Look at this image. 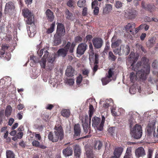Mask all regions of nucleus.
<instances>
[{
  "label": "nucleus",
  "instance_id": "obj_50",
  "mask_svg": "<svg viewBox=\"0 0 158 158\" xmlns=\"http://www.w3.org/2000/svg\"><path fill=\"white\" fill-rule=\"evenodd\" d=\"M125 155L128 156H132L131 149V148H127L126 153Z\"/></svg>",
  "mask_w": 158,
  "mask_h": 158
},
{
  "label": "nucleus",
  "instance_id": "obj_34",
  "mask_svg": "<svg viewBox=\"0 0 158 158\" xmlns=\"http://www.w3.org/2000/svg\"><path fill=\"white\" fill-rule=\"evenodd\" d=\"M49 83L53 87H56L59 84L58 80H49Z\"/></svg>",
  "mask_w": 158,
  "mask_h": 158
},
{
  "label": "nucleus",
  "instance_id": "obj_12",
  "mask_svg": "<svg viewBox=\"0 0 158 158\" xmlns=\"http://www.w3.org/2000/svg\"><path fill=\"white\" fill-rule=\"evenodd\" d=\"M87 45L85 43H81L79 44L77 48V53L79 55H82L84 53L87 49Z\"/></svg>",
  "mask_w": 158,
  "mask_h": 158
},
{
  "label": "nucleus",
  "instance_id": "obj_18",
  "mask_svg": "<svg viewBox=\"0 0 158 158\" xmlns=\"http://www.w3.org/2000/svg\"><path fill=\"white\" fill-rule=\"evenodd\" d=\"M134 114L132 112H130L127 115L130 127H131L135 123V122L134 118Z\"/></svg>",
  "mask_w": 158,
  "mask_h": 158
},
{
  "label": "nucleus",
  "instance_id": "obj_64",
  "mask_svg": "<svg viewBox=\"0 0 158 158\" xmlns=\"http://www.w3.org/2000/svg\"><path fill=\"white\" fill-rule=\"evenodd\" d=\"M23 135V133L22 132H20L18 133L16 137L18 139H21Z\"/></svg>",
  "mask_w": 158,
  "mask_h": 158
},
{
  "label": "nucleus",
  "instance_id": "obj_10",
  "mask_svg": "<svg viewBox=\"0 0 158 158\" xmlns=\"http://www.w3.org/2000/svg\"><path fill=\"white\" fill-rule=\"evenodd\" d=\"M92 42L94 47L97 49L101 48L103 44L102 40L99 38L93 39L92 40Z\"/></svg>",
  "mask_w": 158,
  "mask_h": 158
},
{
  "label": "nucleus",
  "instance_id": "obj_13",
  "mask_svg": "<svg viewBox=\"0 0 158 158\" xmlns=\"http://www.w3.org/2000/svg\"><path fill=\"white\" fill-rule=\"evenodd\" d=\"M74 156L75 157L78 158L80 157L81 153V148L78 145H73Z\"/></svg>",
  "mask_w": 158,
  "mask_h": 158
},
{
  "label": "nucleus",
  "instance_id": "obj_28",
  "mask_svg": "<svg viewBox=\"0 0 158 158\" xmlns=\"http://www.w3.org/2000/svg\"><path fill=\"white\" fill-rule=\"evenodd\" d=\"M86 155L87 158H96L94 156L92 150L90 148L86 149Z\"/></svg>",
  "mask_w": 158,
  "mask_h": 158
},
{
  "label": "nucleus",
  "instance_id": "obj_32",
  "mask_svg": "<svg viewBox=\"0 0 158 158\" xmlns=\"http://www.w3.org/2000/svg\"><path fill=\"white\" fill-rule=\"evenodd\" d=\"M12 111V108L11 106H7L5 111V115L7 117L10 116Z\"/></svg>",
  "mask_w": 158,
  "mask_h": 158
},
{
  "label": "nucleus",
  "instance_id": "obj_2",
  "mask_svg": "<svg viewBox=\"0 0 158 158\" xmlns=\"http://www.w3.org/2000/svg\"><path fill=\"white\" fill-rule=\"evenodd\" d=\"M49 139L53 142H56L59 139L61 140L64 137V132L61 126H56L54 133L50 132L48 135Z\"/></svg>",
  "mask_w": 158,
  "mask_h": 158
},
{
  "label": "nucleus",
  "instance_id": "obj_58",
  "mask_svg": "<svg viewBox=\"0 0 158 158\" xmlns=\"http://www.w3.org/2000/svg\"><path fill=\"white\" fill-rule=\"evenodd\" d=\"M111 80H101L102 84L103 85H106Z\"/></svg>",
  "mask_w": 158,
  "mask_h": 158
},
{
  "label": "nucleus",
  "instance_id": "obj_31",
  "mask_svg": "<svg viewBox=\"0 0 158 158\" xmlns=\"http://www.w3.org/2000/svg\"><path fill=\"white\" fill-rule=\"evenodd\" d=\"M28 33L30 37H33L36 33L35 29H34L32 26L29 27Z\"/></svg>",
  "mask_w": 158,
  "mask_h": 158
},
{
  "label": "nucleus",
  "instance_id": "obj_3",
  "mask_svg": "<svg viewBox=\"0 0 158 158\" xmlns=\"http://www.w3.org/2000/svg\"><path fill=\"white\" fill-rule=\"evenodd\" d=\"M105 120V118L104 116H102L101 121L100 118L96 117H94L92 120V126L95 129L101 131L103 129L104 124Z\"/></svg>",
  "mask_w": 158,
  "mask_h": 158
},
{
  "label": "nucleus",
  "instance_id": "obj_15",
  "mask_svg": "<svg viewBox=\"0 0 158 158\" xmlns=\"http://www.w3.org/2000/svg\"><path fill=\"white\" fill-rule=\"evenodd\" d=\"M62 153L64 156L68 157L72 155L73 149L70 147H68L63 150Z\"/></svg>",
  "mask_w": 158,
  "mask_h": 158
},
{
  "label": "nucleus",
  "instance_id": "obj_5",
  "mask_svg": "<svg viewBox=\"0 0 158 158\" xmlns=\"http://www.w3.org/2000/svg\"><path fill=\"white\" fill-rule=\"evenodd\" d=\"M22 13L24 17L27 18V23L28 24L31 25L33 22L34 20L32 18V15L31 12L27 8H25L22 10Z\"/></svg>",
  "mask_w": 158,
  "mask_h": 158
},
{
  "label": "nucleus",
  "instance_id": "obj_51",
  "mask_svg": "<svg viewBox=\"0 0 158 158\" xmlns=\"http://www.w3.org/2000/svg\"><path fill=\"white\" fill-rule=\"evenodd\" d=\"M30 59L31 60H32L33 62L35 63H37L39 61L38 58L33 56H31Z\"/></svg>",
  "mask_w": 158,
  "mask_h": 158
},
{
  "label": "nucleus",
  "instance_id": "obj_48",
  "mask_svg": "<svg viewBox=\"0 0 158 158\" xmlns=\"http://www.w3.org/2000/svg\"><path fill=\"white\" fill-rule=\"evenodd\" d=\"M74 80H64V83L66 85H73L74 82Z\"/></svg>",
  "mask_w": 158,
  "mask_h": 158
},
{
  "label": "nucleus",
  "instance_id": "obj_17",
  "mask_svg": "<svg viewBox=\"0 0 158 158\" xmlns=\"http://www.w3.org/2000/svg\"><path fill=\"white\" fill-rule=\"evenodd\" d=\"M116 36L115 35L114 36L111 40L112 44L111 47L112 48H115L118 46L122 42V41L120 40H118L116 41Z\"/></svg>",
  "mask_w": 158,
  "mask_h": 158
},
{
  "label": "nucleus",
  "instance_id": "obj_4",
  "mask_svg": "<svg viewBox=\"0 0 158 158\" xmlns=\"http://www.w3.org/2000/svg\"><path fill=\"white\" fill-rule=\"evenodd\" d=\"M142 127L140 125L136 124L133 128L131 129V135L135 139L140 138L142 136Z\"/></svg>",
  "mask_w": 158,
  "mask_h": 158
},
{
  "label": "nucleus",
  "instance_id": "obj_9",
  "mask_svg": "<svg viewBox=\"0 0 158 158\" xmlns=\"http://www.w3.org/2000/svg\"><path fill=\"white\" fill-rule=\"evenodd\" d=\"M65 31L64 25L61 23H58L57 24L56 31L55 34L62 36L65 34Z\"/></svg>",
  "mask_w": 158,
  "mask_h": 158
},
{
  "label": "nucleus",
  "instance_id": "obj_46",
  "mask_svg": "<svg viewBox=\"0 0 158 158\" xmlns=\"http://www.w3.org/2000/svg\"><path fill=\"white\" fill-rule=\"evenodd\" d=\"M65 15L67 19H70L72 17V14L69 12V10L68 9L66 10L65 12Z\"/></svg>",
  "mask_w": 158,
  "mask_h": 158
},
{
  "label": "nucleus",
  "instance_id": "obj_38",
  "mask_svg": "<svg viewBox=\"0 0 158 158\" xmlns=\"http://www.w3.org/2000/svg\"><path fill=\"white\" fill-rule=\"evenodd\" d=\"M7 158H15V155L12 151L8 150L6 152Z\"/></svg>",
  "mask_w": 158,
  "mask_h": 158
},
{
  "label": "nucleus",
  "instance_id": "obj_40",
  "mask_svg": "<svg viewBox=\"0 0 158 158\" xmlns=\"http://www.w3.org/2000/svg\"><path fill=\"white\" fill-rule=\"evenodd\" d=\"M102 144L101 141H97L95 142L94 145L95 148L96 149H100L102 146Z\"/></svg>",
  "mask_w": 158,
  "mask_h": 158
},
{
  "label": "nucleus",
  "instance_id": "obj_36",
  "mask_svg": "<svg viewBox=\"0 0 158 158\" xmlns=\"http://www.w3.org/2000/svg\"><path fill=\"white\" fill-rule=\"evenodd\" d=\"M55 23H53L51 24L50 27L47 29L46 33L47 34H49L52 33L54 30V27H55Z\"/></svg>",
  "mask_w": 158,
  "mask_h": 158
},
{
  "label": "nucleus",
  "instance_id": "obj_8",
  "mask_svg": "<svg viewBox=\"0 0 158 158\" xmlns=\"http://www.w3.org/2000/svg\"><path fill=\"white\" fill-rule=\"evenodd\" d=\"M15 8L14 4L12 2H10L7 3L5 8V14H12L14 11Z\"/></svg>",
  "mask_w": 158,
  "mask_h": 158
},
{
  "label": "nucleus",
  "instance_id": "obj_42",
  "mask_svg": "<svg viewBox=\"0 0 158 158\" xmlns=\"http://www.w3.org/2000/svg\"><path fill=\"white\" fill-rule=\"evenodd\" d=\"M123 4V3L120 1H116L114 6L117 9H121L122 7Z\"/></svg>",
  "mask_w": 158,
  "mask_h": 158
},
{
  "label": "nucleus",
  "instance_id": "obj_1",
  "mask_svg": "<svg viewBox=\"0 0 158 158\" xmlns=\"http://www.w3.org/2000/svg\"><path fill=\"white\" fill-rule=\"evenodd\" d=\"M149 61L148 58L143 57L141 58V61L138 62L135 67L133 66V64H131V68L133 70L137 71V74L140 78H142L150 73V66Z\"/></svg>",
  "mask_w": 158,
  "mask_h": 158
},
{
  "label": "nucleus",
  "instance_id": "obj_27",
  "mask_svg": "<svg viewBox=\"0 0 158 158\" xmlns=\"http://www.w3.org/2000/svg\"><path fill=\"white\" fill-rule=\"evenodd\" d=\"M123 151V149L122 148L119 147L116 148L114 150V156L118 158L121 155Z\"/></svg>",
  "mask_w": 158,
  "mask_h": 158
},
{
  "label": "nucleus",
  "instance_id": "obj_30",
  "mask_svg": "<svg viewBox=\"0 0 158 158\" xmlns=\"http://www.w3.org/2000/svg\"><path fill=\"white\" fill-rule=\"evenodd\" d=\"M61 114L63 117L68 118L70 115V112L69 109H64L62 110L61 112Z\"/></svg>",
  "mask_w": 158,
  "mask_h": 158
},
{
  "label": "nucleus",
  "instance_id": "obj_54",
  "mask_svg": "<svg viewBox=\"0 0 158 158\" xmlns=\"http://www.w3.org/2000/svg\"><path fill=\"white\" fill-rule=\"evenodd\" d=\"M32 143L33 146L37 148L39 147L40 146V142L36 140H33L32 141Z\"/></svg>",
  "mask_w": 158,
  "mask_h": 158
},
{
  "label": "nucleus",
  "instance_id": "obj_6",
  "mask_svg": "<svg viewBox=\"0 0 158 158\" xmlns=\"http://www.w3.org/2000/svg\"><path fill=\"white\" fill-rule=\"evenodd\" d=\"M136 80H129L130 82L131 86L129 89V93L131 94H135L136 91V89H137L138 91L140 92L141 91V88L140 86H139L137 84V82H135Z\"/></svg>",
  "mask_w": 158,
  "mask_h": 158
},
{
  "label": "nucleus",
  "instance_id": "obj_23",
  "mask_svg": "<svg viewBox=\"0 0 158 158\" xmlns=\"http://www.w3.org/2000/svg\"><path fill=\"white\" fill-rule=\"evenodd\" d=\"M137 60V58L135 56V54L133 52H131L127 58V61L130 63H132L131 64H133V66H134V63Z\"/></svg>",
  "mask_w": 158,
  "mask_h": 158
},
{
  "label": "nucleus",
  "instance_id": "obj_61",
  "mask_svg": "<svg viewBox=\"0 0 158 158\" xmlns=\"http://www.w3.org/2000/svg\"><path fill=\"white\" fill-rule=\"evenodd\" d=\"M94 10V13L95 15H97L98 13L99 12V8L97 6H95V7L93 8Z\"/></svg>",
  "mask_w": 158,
  "mask_h": 158
},
{
  "label": "nucleus",
  "instance_id": "obj_37",
  "mask_svg": "<svg viewBox=\"0 0 158 158\" xmlns=\"http://www.w3.org/2000/svg\"><path fill=\"white\" fill-rule=\"evenodd\" d=\"M94 111V108L92 104H90L89 113V122H90V121L91 120V118L93 114Z\"/></svg>",
  "mask_w": 158,
  "mask_h": 158
},
{
  "label": "nucleus",
  "instance_id": "obj_22",
  "mask_svg": "<svg viewBox=\"0 0 158 158\" xmlns=\"http://www.w3.org/2000/svg\"><path fill=\"white\" fill-rule=\"evenodd\" d=\"M135 27V23H129L126 26L125 30L128 33L129 32L131 34L133 35L134 32H133V31Z\"/></svg>",
  "mask_w": 158,
  "mask_h": 158
},
{
  "label": "nucleus",
  "instance_id": "obj_45",
  "mask_svg": "<svg viewBox=\"0 0 158 158\" xmlns=\"http://www.w3.org/2000/svg\"><path fill=\"white\" fill-rule=\"evenodd\" d=\"M46 62V59L44 58H42L40 61L39 62L40 64L41 67L45 69V64Z\"/></svg>",
  "mask_w": 158,
  "mask_h": 158
},
{
  "label": "nucleus",
  "instance_id": "obj_60",
  "mask_svg": "<svg viewBox=\"0 0 158 158\" xmlns=\"http://www.w3.org/2000/svg\"><path fill=\"white\" fill-rule=\"evenodd\" d=\"M49 54V52L46 49L44 52V55L42 58H44L46 59V58L48 57Z\"/></svg>",
  "mask_w": 158,
  "mask_h": 158
},
{
  "label": "nucleus",
  "instance_id": "obj_59",
  "mask_svg": "<svg viewBox=\"0 0 158 158\" xmlns=\"http://www.w3.org/2000/svg\"><path fill=\"white\" fill-rule=\"evenodd\" d=\"M45 49V48H43L40 50V51H38L37 52V53L40 56H41L43 54V53H44Z\"/></svg>",
  "mask_w": 158,
  "mask_h": 158
},
{
  "label": "nucleus",
  "instance_id": "obj_7",
  "mask_svg": "<svg viewBox=\"0 0 158 158\" xmlns=\"http://www.w3.org/2000/svg\"><path fill=\"white\" fill-rule=\"evenodd\" d=\"M90 121L91 120L90 122ZM90 123L89 118L88 119V116L86 115L85 117V122L82 124L83 128L85 133H87L88 132L89 133L91 132Z\"/></svg>",
  "mask_w": 158,
  "mask_h": 158
},
{
  "label": "nucleus",
  "instance_id": "obj_25",
  "mask_svg": "<svg viewBox=\"0 0 158 158\" xmlns=\"http://www.w3.org/2000/svg\"><path fill=\"white\" fill-rule=\"evenodd\" d=\"M122 54H124L126 55H128L130 52V48L129 46L127 45H122Z\"/></svg>",
  "mask_w": 158,
  "mask_h": 158
},
{
  "label": "nucleus",
  "instance_id": "obj_39",
  "mask_svg": "<svg viewBox=\"0 0 158 158\" xmlns=\"http://www.w3.org/2000/svg\"><path fill=\"white\" fill-rule=\"evenodd\" d=\"M136 71L137 72V71ZM136 75H136L135 74L134 72H131L130 73V79H136V78H137V76H138L139 77V79H145V78H146V76H144L143 78H141L137 74V73Z\"/></svg>",
  "mask_w": 158,
  "mask_h": 158
},
{
  "label": "nucleus",
  "instance_id": "obj_20",
  "mask_svg": "<svg viewBox=\"0 0 158 158\" xmlns=\"http://www.w3.org/2000/svg\"><path fill=\"white\" fill-rule=\"evenodd\" d=\"M62 36L56 34L54 35L53 40L54 45L57 46L61 43Z\"/></svg>",
  "mask_w": 158,
  "mask_h": 158
},
{
  "label": "nucleus",
  "instance_id": "obj_41",
  "mask_svg": "<svg viewBox=\"0 0 158 158\" xmlns=\"http://www.w3.org/2000/svg\"><path fill=\"white\" fill-rule=\"evenodd\" d=\"M86 4V1L85 0H80L77 2V5L80 7L85 6Z\"/></svg>",
  "mask_w": 158,
  "mask_h": 158
},
{
  "label": "nucleus",
  "instance_id": "obj_63",
  "mask_svg": "<svg viewBox=\"0 0 158 158\" xmlns=\"http://www.w3.org/2000/svg\"><path fill=\"white\" fill-rule=\"evenodd\" d=\"M137 46L139 47L138 48L139 49H141L144 53H145L146 52L145 49L141 45H137Z\"/></svg>",
  "mask_w": 158,
  "mask_h": 158
},
{
  "label": "nucleus",
  "instance_id": "obj_35",
  "mask_svg": "<svg viewBox=\"0 0 158 158\" xmlns=\"http://www.w3.org/2000/svg\"><path fill=\"white\" fill-rule=\"evenodd\" d=\"M106 103H104L103 105V107L105 108H107L110 106H111L112 104L113 103L112 99H110L109 100L106 99Z\"/></svg>",
  "mask_w": 158,
  "mask_h": 158
},
{
  "label": "nucleus",
  "instance_id": "obj_11",
  "mask_svg": "<svg viewBox=\"0 0 158 158\" xmlns=\"http://www.w3.org/2000/svg\"><path fill=\"white\" fill-rule=\"evenodd\" d=\"M156 123V121L155 119L153 120L152 121H149L146 129L149 135H150L153 131H154V128Z\"/></svg>",
  "mask_w": 158,
  "mask_h": 158
},
{
  "label": "nucleus",
  "instance_id": "obj_33",
  "mask_svg": "<svg viewBox=\"0 0 158 158\" xmlns=\"http://www.w3.org/2000/svg\"><path fill=\"white\" fill-rule=\"evenodd\" d=\"M112 8V6L111 4H107L103 9V12L106 14L108 13L111 10Z\"/></svg>",
  "mask_w": 158,
  "mask_h": 158
},
{
  "label": "nucleus",
  "instance_id": "obj_52",
  "mask_svg": "<svg viewBox=\"0 0 158 158\" xmlns=\"http://www.w3.org/2000/svg\"><path fill=\"white\" fill-rule=\"evenodd\" d=\"M108 77L109 78H111L114 74L113 69H109L108 71Z\"/></svg>",
  "mask_w": 158,
  "mask_h": 158
},
{
  "label": "nucleus",
  "instance_id": "obj_56",
  "mask_svg": "<svg viewBox=\"0 0 158 158\" xmlns=\"http://www.w3.org/2000/svg\"><path fill=\"white\" fill-rule=\"evenodd\" d=\"M47 66V69L49 70H52L53 68V64L52 63H48Z\"/></svg>",
  "mask_w": 158,
  "mask_h": 158
},
{
  "label": "nucleus",
  "instance_id": "obj_55",
  "mask_svg": "<svg viewBox=\"0 0 158 158\" xmlns=\"http://www.w3.org/2000/svg\"><path fill=\"white\" fill-rule=\"evenodd\" d=\"M153 151L152 149H149L147 155V158H152Z\"/></svg>",
  "mask_w": 158,
  "mask_h": 158
},
{
  "label": "nucleus",
  "instance_id": "obj_16",
  "mask_svg": "<svg viewBox=\"0 0 158 158\" xmlns=\"http://www.w3.org/2000/svg\"><path fill=\"white\" fill-rule=\"evenodd\" d=\"M75 46V44L74 43H72L71 44L70 42H68L64 46L63 49H66L68 52L69 50V52L70 53H72L73 52L74 48Z\"/></svg>",
  "mask_w": 158,
  "mask_h": 158
},
{
  "label": "nucleus",
  "instance_id": "obj_44",
  "mask_svg": "<svg viewBox=\"0 0 158 158\" xmlns=\"http://www.w3.org/2000/svg\"><path fill=\"white\" fill-rule=\"evenodd\" d=\"M128 15L131 18L135 17L136 14V11L130 10L128 11Z\"/></svg>",
  "mask_w": 158,
  "mask_h": 158
},
{
  "label": "nucleus",
  "instance_id": "obj_14",
  "mask_svg": "<svg viewBox=\"0 0 158 158\" xmlns=\"http://www.w3.org/2000/svg\"><path fill=\"white\" fill-rule=\"evenodd\" d=\"M74 69L71 65L67 66L65 74L68 77H72L74 75Z\"/></svg>",
  "mask_w": 158,
  "mask_h": 158
},
{
  "label": "nucleus",
  "instance_id": "obj_47",
  "mask_svg": "<svg viewBox=\"0 0 158 158\" xmlns=\"http://www.w3.org/2000/svg\"><path fill=\"white\" fill-rule=\"evenodd\" d=\"M56 55H53L51 56H50L48 60V62L49 63H52L53 64L56 58Z\"/></svg>",
  "mask_w": 158,
  "mask_h": 158
},
{
  "label": "nucleus",
  "instance_id": "obj_57",
  "mask_svg": "<svg viewBox=\"0 0 158 158\" xmlns=\"http://www.w3.org/2000/svg\"><path fill=\"white\" fill-rule=\"evenodd\" d=\"M8 47L6 45H2V50H3V52H1V55H3L4 54V51L5 50L8 49Z\"/></svg>",
  "mask_w": 158,
  "mask_h": 158
},
{
  "label": "nucleus",
  "instance_id": "obj_53",
  "mask_svg": "<svg viewBox=\"0 0 158 158\" xmlns=\"http://www.w3.org/2000/svg\"><path fill=\"white\" fill-rule=\"evenodd\" d=\"M110 48V45L109 42H107L106 43L105 47L103 51V52L104 53H106Z\"/></svg>",
  "mask_w": 158,
  "mask_h": 158
},
{
  "label": "nucleus",
  "instance_id": "obj_26",
  "mask_svg": "<svg viewBox=\"0 0 158 158\" xmlns=\"http://www.w3.org/2000/svg\"><path fill=\"white\" fill-rule=\"evenodd\" d=\"M67 52L66 49L62 48L58 50L57 54L59 56L64 57L66 56Z\"/></svg>",
  "mask_w": 158,
  "mask_h": 158
},
{
  "label": "nucleus",
  "instance_id": "obj_49",
  "mask_svg": "<svg viewBox=\"0 0 158 158\" xmlns=\"http://www.w3.org/2000/svg\"><path fill=\"white\" fill-rule=\"evenodd\" d=\"M121 47L119 48H117L113 50V52L116 54H118L119 56H121L122 55L121 51Z\"/></svg>",
  "mask_w": 158,
  "mask_h": 158
},
{
  "label": "nucleus",
  "instance_id": "obj_29",
  "mask_svg": "<svg viewBox=\"0 0 158 158\" xmlns=\"http://www.w3.org/2000/svg\"><path fill=\"white\" fill-rule=\"evenodd\" d=\"M156 39L152 38L149 40L146 43V45L148 47L151 48L155 43Z\"/></svg>",
  "mask_w": 158,
  "mask_h": 158
},
{
  "label": "nucleus",
  "instance_id": "obj_19",
  "mask_svg": "<svg viewBox=\"0 0 158 158\" xmlns=\"http://www.w3.org/2000/svg\"><path fill=\"white\" fill-rule=\"evenodd\" d=\"M135 155L137 157L145 155V153L144 148L142 147H140L137 149L135 151Z\"/></svg>",
  "mask_w": 158,
  "mask_h": 158
},
{
  "label": "nucleus",
  "instance_id": "obj_24",
  "mask_svg": "<svg viewBox=\"0 0 158 158\" xmlns=\"http://www.w3.org/2000/svg\"><path fill=\"white\" fill-rule=\"evenodd\" d=\"M74 134L75 136H79L81 134V130L79 124H75L74 126Z\"/></svg>",
  "mask_w": 158,
  "mask_h": 158
},
{
  "label": "nucleus",
  "instance_id": "obj_62",
  "mask_svg": "<svg viewBox=\"0 0 158 158\" xmlns=\"http://www.w3.org/2000/svg\"><path fill=\"white\" fill-rule=\"evenodd\" d=\"M111 113L113 116H116L117 115V113L116 111L115 108L114 107L112 108L111 110Z\"/></svg>",
  "mask_w": 158,
  "mask_h": 158
},
{
  "label": "nucleus",
  "instance_id": "obj_21",
  "mask_svg": "<svg viewBox=\"0 0 158 158\" xmlns=\"http://www.w3.org/2000/svg\"><path fill=\"white\" fill-rule=\"evenodd\" d=\"M46 14L47 19L50 22L53 21L54 18V15L53 12L50 9H48L46 12Z\"/></svg>",
  "mask_w": 158,
  "mask_h": 158
},
{
  "label": "nucleus",
  "instance_id": "obj_43",
  "mask_svg": "<svg viewBox=\"0 0 158 158\" xmlns=\"http://www.w3.org/2000/svg\"><path fill=\"white\" fill-rule=\"evenodd\" d=\"M108 58L112 61H114L115 60L117 57L114 56L112 52L110 51L109 52Z\"/></svg>",
  "mask_w": 158,
  "mask_h": 158
}]
</instances>
